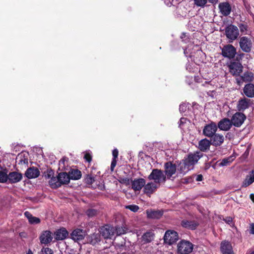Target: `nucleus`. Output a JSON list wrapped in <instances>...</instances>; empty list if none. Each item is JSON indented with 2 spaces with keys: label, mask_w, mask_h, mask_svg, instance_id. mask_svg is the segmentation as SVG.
I'll return each mask as SVG.
<instances>
[{
  "label": "nucleus",
  "mask_w": 254,
  "mask_h": 254,
  "mask_svg": "<svg viewBox=\"0 0 254 254\" xmlns=\"http://www.w3.org/2000/svg\"><path fill=\"white\" fill-rule=\"evenodd\" d=\"M203 177L201 175H198L196 177V181H201L202 180Z\"/></svg>",
  "instance_id": "57"
},
{
  "label": "nucleus",
  "mask_w": 254,
  "mask_h": 254,
  "mask_svg": "<svg viewBox=\"0 0 254 254\" xmlns=\"http://www.w3.org/2000/svg\"><path fill=\"white\" fill-rule=\"evenodd\" d=\"M8 174L3 171H0V183H5L8 181Z\"/></svg>",
  "instance_id": "38"
},
{
  "label": "nucleus",
  "mask_w": 254,
  "mask_h": 254,
  "mask_svg": "<svg viewBox=\"0 0 254 254\" xmlns=\"http://www.w3.org/2000/svg\"><path fill=\"white\" fill-rule=\"evenodd\" d=\"M186 53H187V50L186 49L184 50V54L186 55Z\"/></svg>",
  "instance_id": "62"
},
{
  "label": "nucleus",
  "mask_w": 254,
  "mask_h": 254,
  "mask_svg": "<svg viewBox=\"0 0 254 254\" xmlns=\"http://www.w3.org/2000/svg\"><path fill=\"white\" fill-rule=\"evenodd\" d=\"M240 31L243 33L246 34L248 30V26L245 24H240L239 25Z\"/></svg>",
  "instance_id": "46"
},
{
  "label": "nucleus",
  "mask_w": 254,
  "mask_h": 254,
  "mask_svg": "<svg viewBox=\"0 0 254 254\" xmlns=\"http://www.w3.org/2000/svg\"><path fill=\"white\" fill-rule=\"evenodd\" d=\"M39 239L42 244H48L53 240L52 234L50 231H44L41 233Z\"/></svg>",
  "instance_id": "18"
},
{
  "label": "nucleus",
  "mask_w": 254,
  "mask_h": 254,
  "mask_svg": "<svg viewBox=\"0 0 254 254\" xmlns=\"http://www.w3.org/2000/svg\"><path fill=\"white\" fill-rule=\"evenodd\" d=\"M22 179V174L20 173L13 171L8 174V181L10 184L19 182Z\"/></svg>",
  "instance_id": "19"
},
{
  "label": "nucleus",
  "mask_w": 254,
  "mask_h": 254,
  "mask_svg": "<svg viewBox=\"0 0 254 254\" xmlns=\"http://www.w3.org/2000/svg\"><path fill=\"white\" fill-rule=\"evenodd\" d=\"M201 157L202 155H200L199 152H197L193 154H189L188 157L184 160L192 169L193 165L197 162Z\"/></svg>",
  "instance_id": "11"
},
{
  "label": "nucleus",
  "mask_w": 254,
  "mask_h": 254,
  "mask_svg": "<svg viewBox=\"0 0 254 254\" xmlns=\"http://www.w3.org/2000/svg\"><path fill=\"white\" fill-rule=\"evenodd\" d=\"M53 171L52 170H50L48 171L47 174L45 175V177L48 179H51V177H53Z\"/></svg>",
  "instance_id": "54"
},
{
  "label": "nucleus",
  "mask_w": 254,
  "mask_h": 254,
  "mask_svg": "<svg viewBox=\"0 0 254 254\" xmlns=\"http://www.w3.org/2000/svg\"><path fill=\"white\" fill-rule=\"evenodd\" d=\"M228 66L230 72L233 76H239L243 71V66L239 62L231 61Z\"/></svg>",
  "instance_id": "5"
},
{
  "label": "nucleus",
  "mask_w": 254,
  "mask_h": 254,
  "mask_svg": "<svg viewBox=\"0 0 254 254\" xmlns=\"http://www.w3.org/2000/svg\"><path fill=\"white\" fill-rule=\"evenodd\" d=\"M217 128L218 127L216 124L214 122H212L204 126L203 129V133L205 136L211 137L216 133Z\"/></svg>",
  "instance_id": "9"
},
{
  "label": "nucleus",
  "mask_w": 254,
  "mask_h": 254,
  "mask_svg": "<svg viewBox=\"0 0 254 254\" xmlns=\"http://www.w3.org/2000/svg\"><path fill=\"white\" fill-rule=\"evenodd\" d=\"M218 8L221 14L225 16L229 15L232 11L231 6L227 1L220 2L219 4Z\"/></svg>",
  "instance_id": "12"
},
{
  "label": "nucleus",
  "mask_w": 254,
  "mask_h": 254,
  "mask_svg": "<svg viewBox=\"0 0 254 254\" xmlns=\"http://www.w3.org/2000/svg\"><path fill=\"white\" fill-rule=\"evenodd\" d=\"M254 182V170L251 172L250 175L247 176L246 179L242 183V187L246 188L251 185Z\"/></svg>",
  "instance_id": "33"
},
{
  "label": "nucleus",
  "mask_w": 254,
  "mask_h": 254,
  "mask_svg": "<svg viewBox=\"0 0 254 254\" xmlns=\"http://www.w3.org/2000/svg\"><path fill=\"white\" fill-rule=\"evenodd\" d=\"M115 229V233L117 235H121L126 233L127 229L125 227L118 226Z\"/></svg>",
  "instance_id": "41"
},
{
  "label": "nucleus",
  "mask_w": 254,
  "mask_h": 254,
  "mask_svg": "<svg viewBox=\"0 0 254 254\" xmlns=\"http://www.w3.org/2000/svg\"><path fill=\"white\" fill-rule=\"evenodd\" d=\"M236 54V49L232 45L225 46L222 49V55L225 58L233 59Z\"/></svg>",
  "instance_id": "10"
},
{
  "label": "nucleus",
  "mask_w": 254,
  "mask_h": 254,
  "mask_svg": "<svg viewBox=\"0 0 254 254\" xmlns=\"http://www.w3.org/2000/svg\"><path fill=\"white\" fill-rule=\"evenodd\" d=\"M159 186H160L154 182L148 183L144 185L143 191L145 194L150 195L154 192Z\"/></svg>",
  "instance_id": "21"
},
{
  "label": "nucleus",
  "mask_w": 254,
  "mask_h": 254,
  "mask_svg": "<svg viewBox=\"0 0 254 254\" xmlns=\"http://www.w3.org/2000/svg\"><path fill=\"white\" fill-rule=\"evenodd\" d=\"M68 175L70 180H77L80 179L81 177V173L78 169H70L68 172Z\"/></svg>",
  "instance_id": "35"
},
{
  "label": "nucleus",
  "mask_w": 254,
  "mask_h": 254,
  "mask_svg": "<svg viewBox=\"0 0 254 254\" xmlns=\"http://www.w3.org/2000/svg\"><path fill=\"white\" fill-rule=\"evenodd\" d=\"M192 169L183 160L180 162L177 169V173L181 175H184L189 170Z\"/></svg>",
  "instance_id": "24"
},
{
  "label": "nucleus",
  "mask_w": 254,
  "mask_h": 254,
  "mask_svg": "<svg viewBox=\"0 0 254 254\" xmlns=\"http://www.w3.org/2000/svg\"><path fill=\"white\" fill-rule=\"evenodd\" d=\"M50 187L53 189H56L60 187V182L58 176L52 177L49 181Z\"/></svg>",
  "instance_id": "37"
},
{
  "label": "nucleus",
  "mask_w": 254,
  "mask_h": 254,
  "mask_svg": "<svg viewBox=\"0 0 254 254\" xmlns=\"http://www.w3.org/2000/svg\"><path fill=\"white\" fill-rule=\"evenodd\" d=\"M17 159H19V164H28V159L24 158V156L22 154H19L17 157Z\"/></svg>",
  "instance_id": "42"
},
{
  "label": "nucleus",
  "mask_w": 254,
  "mask_h": 254,
  "mask_svg": "<svg viewBox=\"0 0 254 254\" xmlns=\"http://www.w3.org/2000/svg\"><path fill=\"white\" fill-rule=\"evenodd\" d=\"M55 234V238L57 240H64L68 235L67 231L64 228L57 230Z\"/></svg>",
  "instance_id": "28"
},
{
  "label": "nucleus",
  "mask_w": 254,
  "mask_h": 254,
  "mask_svg": "<svg viewBox=\"0 0 254 254\" xmlns=\"http://www.w3.org/2000/svg\"><path fill=\"white\" fill-rule=\"evenodd\" d=\"M58 176L60 182V187L62 185L67 184L69 183L70 179L68 173L67 174L66 172H61L58 174Z\"/></svg>",
  "instance_id": "32"
},
{
  "label": "nucleus",
  "mask_w": 254,
  "mask_h": 254,
  "mask_svg": "<svg viewBox=\"0 0 254 254\" xmlns=\"http://www.w3.org/2000/svg\"><path fill=\"white\" fill-rule=\"evenodd\" d=\"M224 136L219 133H215L211 137L210 142L214 146L217 147L221 146L224 142Z\"/></svg>",
  "instance_id": "17"
},
{
  "label": "nucleus",
  "mask_w": 254,
  "mask_h": 254,
  "mask_svg": "<svg viewBox=\"0 0 254 254\" xmlns=\"http://www.w3.org/2000/svg\"><path fill=\"white\" fill-rule=\"evenodd\" d=\"M240 56H244V54H242L241 55H240Z\"/></svg>",
  "instance_id": "64"
},
{
  "label": "nucleus",
  "mask_w": 254,
  "mask_h": 254,
  "mask_svg": "<svg viewBox=\"0 0 254 254\" xmlns=\"http://www.w3.org/2000/svg\"><path fill=\"white\" fill-rule=\"evenodd\" d=\"M39 254H53V252L49 248H43Z\"/></svg>",
  "instance_id": "45"
},
{
  "label": "nucleus",
  "mask_w": 254,
  "mask_h": 254,
  "mask_svg": "<svg viewBox=\"0 0 254 254\" xmlns=\"http://www.w3.org/2000/svg\"><path fill=\"white\" fill-rule=\"evenodd\" d=\"M100 233L104 239H111L114 236L115 229L110 225H106L101 228Z\"/></svg>",
  "instance_id": "7"
},
{
  "label": "nucleus",
  "mask_w": 254,
  "mask_h": 254,
  "mask_svg": "<svg viewBox=\"0 0 254 254\" xmlns=\"http://www.w3.org/2000/svg\"><path fill=\"white\" fill-rule=\"evenodd\" d=\"M233 159H232V157H229L228 158L223 159L222 161L219 163L220 166H227L230 164V163L232 162Z\"/></svg>",
  "instance_id": "39"
},
{
  "label": "nucleus",
  "mask_w": 254,
  "mask_h": 254,
  "mask_svg": "<svg viewBox=\"0 0 254 254\" xmlns=\"http://www.w3.org/2000/svg\"><path fill=\"white\" fill-rule=\"evenodd\" d=\"M224 221L227 224H230L232 222V218L231 217H227L224 219Z\"/></svg>",
  "instance_id": "55"
},
{
  "label": "nucleus",
  "mask_w": 254,
  "mask_h": 254,
  "mask_svg": "<svg viewBox=\"0 0 254 254\" xmlns=\"http://www.w3.org/2000/svg\"><path fill=\"white\" fill-rule=\"evenodd\" d=\"M125 208L126 209H129L130 211H132L133 212H137L138 210V209H139L138 206H137L136 205H126L125 206Z\"/></svg>",
  "instance_id": "44"
},
{
  "label": "nucleus",
  "mask_w": 254,
  "mask_h": 254,
  "mask_svg": "<svg viewBox=\"0 0 254 254\" xmlns=\"http://www.w3.org/2000/svg\"><path fill=\"white\" fill-rule=\"evenodd\" d=\"M186 36L185 34L183 33V34H182V35H181V39H183V38L185 37Z\"/></svg>",
  "instance_id": "61"
},
{
  "label": "nucleus",
  "mask_w": 254,
  "mask_h": 254,
  "mask_svg": "<svg viewBox=\"0 0 254 254\" xmlns=\"http://www.w3.org/2000/svg\"><path fill=\"white\" fill-rule=\"evenodd\" d=\"M187 109V105L186 104H182L180 105L179 110L180 112H185Z\"/></svg>",
  "instance_id": "48"
},
{
  "label": "nucleus",
  "mask_w": 254,
  "mask_h": 254,
  "mask_svg": "<svg viewBox=\"0 0 254 254\" xmlns=\"http://www.w3.org/2000/svg\"><path fill=\"white\" fill-rule=\"evenodd\" d=\"M250 233L254 234V223H252L250 226Z\"/></svg>",
  "instance_id": "56"
},
{
  "label": "nucleus",
  "mask_w": 254,
  "mask_h": 254,
  "mask_svg": "<svg viewBox=\"0 0 254 254\" xmlns=\"http://www.w3.org/2000/svg\"><path fill=\"white\" fill-rule=\"evenodd\" d=\"M147 216L151 219H159L162 215L163 212L160 210H146Z\"/></svg>",
  "instance_id": "31"
},
{
  "label": "nucleus",
  "mask_w": 254,
  "mask_h": 254,
  "mask_svg": "<svg viewBox=\"0 0 254 254\" xmlns=\"http://www.w3.org/2000/svg\"><path fill=\"white\" fill-rule=\"evenodd\" d=\"M154 234L152 231H147L141 237V242L143 244H147L151 242L154 238Z\"/></svg>",
  "instance_id": "30"
},
{
  "label": "nucleus",
  "mask_w": 254,
  "mask_h": 254,
  "mask_svg": "<svg viewBox=\"0 0 254 254\" xmlns=\"http://www.w3.org/2000/svg\"><path fill=\"white\" fill-rule=\"evenodd\" d=\"M179 239L178 233L173 230H168L164 236V241L166 244L172 245L175 243Z\"/></svg>",
  "instance_id": "8"
},
{
  "label": "nucleus",
  "mask_w": 254,
  "mask_h": 254,
  "mask_svg": "<svg viewBox=\"0 0 254 254\" xmlns=\"http://www.w3.org/2000/svg\"><path fill=\"white\" fill-rule=\"evenodd\" d=\"M148 179L150 180H153L154 183L160 186V183L165 182L166 177L162 170L154 169L148 176Z\"/></svg>",
  "instance_id": "1"
},
{
  "label": "nucleus",
  "mask_w": 254,
  "mask_h": 254,
  "mask_svg": "<svg viewBox=\"0 0 254 254\" xmlns=\"http://www.w3.org/2000/svg\"><path fill=\"white\" fill-rule=\"evenodd\" d=\"M26 254H33V252H32V251L30 249H29L28 251V252H27Z\"/></svg>",
  "instance_id": "60"
},
{
  "label": "nucleus",
  "mask_w": 254,
  "mask_h": 254,
  "mask_svg": "<svg viewBox=\"0 0 254 254\" xmlns=\"http://www.w3.org/2000/svg\"><path fill=\"white\" fill-rule=\"evenodd\" d=\"M218 0H208L209 2L212 4H216L217 3Z\"/></svg>",
  "instance_id": "58"
},
{
  "label": "nucleus",
  "mask_w": 254,
  "mask_h": 254,
  "mask_svg": "<svg viewBox=\"0 0 254 254\" xmlns=\"http://www.w3.org/2000/svg\"><path fill=\"white\" fill-rule=\"evenodd\" d=\"M239 45L243 51L246 53H249L251 52L253 47V42L250 38L243 36L240 39Z\"/></svg>",
  "instance_id": "4"
},
{
  "label": "nucleus",
  "mask_w": 254,
  "mask_h": 254,
  "mask_svg": "<svg viewBox=\"0 0 254 254\" xmlns=\"http://www.w3.org/2000/svg\"><path fill=\"white\" fill-rule=\"evenodd\" d=\"M220 250L222 254H234L231 244L226 241L221 243Z\"/></svg>",
  "instance_id": "20"
},
{
  "label": "nucleus",
  "mask_w": 254,
  "mask_h": 254,
  "mask_svg": "<svg viewBox=\"0 0 254 254\" xmlns=\"http://www.w3.org/2000/svg\"><path fill=\"white\" fill-rule=\"evenodd\" d=\"M187 121V118H181L180 120V122H179V127H180V128H182L183 125L185 123H186V122Z\"/></svg>",
  "instance_id": "49"
},
{
  "label": "nucleus",
  "mask_w": 254,
  "mask_h": 254,
  "mask_svg": "<svg viewBox=\"0 0 254 254\" xmlns=\"http://www.w3.org/2000/svg\"><path fill=\"white\" fill-rule=\"evenodd\" d=\"M94 181V179L91 176H88L86 179V182L88 184H92Z\"/></svg>",
  "instance_id": "50"
},
{
  "label": "nucleus",
  "mask_w": 254,
  "mask_h": 254,
  "mask_svg": "<svg viewBox=\"0 0 254 254\" xmlns=\"http://www.w3.org/2000/svg\"><path fill=\"white\" fill-rule=\"evenodd\" d=\"M226 37L231 41L236 40L239 35L238 28L234 25H229L225 29Z\"/></svg>",
  "instance_id": "3"
},
{
  "label": "nucleus",
  "mask_w": 254,
  "mask_h": 254,
  "mask_svg": "<svg viewBox=\"0 0 254 254\" xmlns=\"http://www.w3.org/2000/svg\"><path fill=\"white\" fill-rule=\"evenodd\" d=\"M181 225L184 228L190 230H195L198 225V223L195 221H189L184 220L181 222Z\"/></svg>",
  "instance_id": "27"
},
{
  "label": "nucleus",
  "mask_w": 254,
  "mask_h": 254,
  "mask_svg": "<svg viewBox=\"0 0 254 254\" xmlns=\"http://www.w3.org/2000/svg\"><path fill=\"white\" fill-rule=\"evenodd\" d=\"M101 234L99 233H93L88 236L87 239L89 243L92 245H95L101 240Z\"/></svg>",
  "instance_id": "34"
},
{
  "label": "nucleus",
  "mask_w": 254,
  "mask_h": 254,
  "mask_svg": "<svg viewBox=\"0 0 254 254\" xmlns=\"http://www.w3.org/2000/svg\"><path fill=\"white\" fill-rule=\"evenodd\" d=\"M193 1L196 6L204 7L207 2V0H193Z\"/></svg>",
  "instance_id": "40"
},
{
  "label": "nucleus",
  "mask_w": 254,
  "mask_h": 254,
  "mask_svg": "<svg viewBox=\"0 0 254 254\" xmlns=\"http://www.w3.org/2000/svg\"><path fill=\"white\" fill-rule=\"evenodd\" d=\"M146 184L143 178L135 179L131 181V188L134 191H140Z\"/></svg>",
  "instance_id": "16"
},
{
  "label": "nucleus",
  "mask_w": 254,
  "mask_h": 254,
  "mask_svg": "<svg viewBox=\"0 0 254 254\" xmlns=\"http://www.w3.org/2000/svg\"><path fill=\"white\" fill-rule=\"evenodd\" d=\"M165 175L170 179L177 171L176 166L171 162H168L165 164Z\"/></svg>",
  "instance_id": "15"
},
{
  "label": "nucleus",
  "mask_w": 254,
  "mask_h": 254,
  "mask_svg": "<svg viewBox=\"0 0 254 254\" xmlns=\"http://www.w3.org/2000/svg\"><path fill=\"white\" fill-rule=\"evenodd\" d=\"M85 235L86 232L85 231L80 229H76L71 233V237L74 241H78L83 240Z\"/></svg>",
  "instance_id": "22"
},
{
  "label": "nucleus",
  "mask_w": 254,
  "mask_h": 254,
  "mask_svg": "<svg viewBox=\"0 0 254 254\" xmlns=\"http://www.w3.org/2000/svg\"><path fill=\"white\" fill-rule=\"evenodd\" d=\"M251 254H254V250L251 253Z\"/></svg>",
  "instance_id": "63"
},
{
  "label": "nucleus",
  "mask_w": 254,
  "mask_h": 254,
  "mask_svg": "<svg viewBox=\"0 0 254 254\" xmlns=\"http://www.w3.org/2000/svg\"><path fill=\"white\" fill-rule=\"evenodd\" d=\"M119 152L117 149H114L112 151V155L113 156V159H117L118 156Z\"/></svg>",
  "instance_id": "52"
},
{
  "label": "nucleus",
  "mask_w": 254,
  "mask_h": 254,
  "mask_svg": "<svg viewBox=\"0 0 254 254\" xmlns=\"http://www.w3.org/2000/svg\"><path fill=\"white\" fill-rule=\"evenodd\" d=\"M253 74L251 72L247 71L241 76H238L236 80L237 83L241 85L244 82H250L253 80Z\"/></svg>",
  "instance_id": "13"
},
{
  "label": "nucleus",
  "mask_w": 254,
  "mask_h": 254,
  "mask_svg": "<svg viewBox=\"0 0 254 254\" xmlns=\"http://www.w3.org/2000/svg\"><path fill=\"white\" fill-rule=\"evenodd\" d=\"M250 100L246 98L241 99L238 102L237 109L239 111H244L248 109L250 106Z\"/></svg>",
  "instance_id": "29"
},
{
  "label": "nucleus",
  "mask_w": 254,
  "mask_h": 254,
  "mask_svg": "<svg viewBox=\"0 0 254 254\" xmlns=\"http://www.w3.org/2000/svg\"><path fill=\"white\" fill-rule=\"evenodd\" d=\"M193 250L191 243L185 240L179 242L177 246L178 253L180 254H188L190 253Z\"/></svg>",
  "instance_id": "2"
},
{
  "label": "nucleus",
  "mask_w": 254,
  "mask_h": 254,
  "mask_svg": "<svg viewBox=\"0 0 254 254\" xmlns=\"http://www.w3.org/2000/svg\"><path fill=\"white\" fill-rule=\"evenodd\" d=\"M84 158L88 162H90L92 160L91 155L88 153H86L84 155Z\"/></svg>",
  "instance_id": "51"
},
{
  "label": "nucleus",
  "mask_w": 254,
  "mask_h": 254,
  "mask_svg": "<svg viewBox=\"0 0 254 254\" xmlns=\"http://www.w3.org/2000/svg\"><path fill=\"white\" fill-rule=\"evenodd\" d=\"M68 159L66 157H63L59 162L60 167L64 168L65 166V162H67Z\"/></svg>",
  "instance_id": "47"
},
{
  "label": "nucleus",
  "mask_w": 254,
  "mask_h": 254,
  "mask_svg": "<svg viewBox=\"0 0 254 254\" xmlns=\"http://www.w3.org/2000/svg\"><path fill=\"white\" fill-rule=\"evenodd\" d=\"M39 175V170L35 167H31L27 169L25 173V176L28 179L36 178Z\"/></svg>",
  "instance_id": "23"
},
{
  "label": "nucleus",
  "mask_w": 254,
  "mask_h": 254,
  "mask_svg": "<svg viewBox=\"0 0 254 254\" xmlns=\"http://www.w3.org/2000/svg\"><path fill=\"white\" fill-rule=\"evenodd\" d=\"M232 126L233 124L231 120L228 118H224L218 122L217 126L221 130L228 131L232 127Z\"/></svg>",
  "instance_id": "14"
},
{
  "label": "nucleus",
  "mask_w": 254,
  "mask_h": 254,
  "mask_svg": "<svg viewBox=\"0 0 254 254\" xmlns=\"http://www.w3.org/2000/svg\"><path fill=\"white\" fill-rule=\"evenodd\" d=\"M211 144V143L208 139H202L199 141L198 148L201 151L206 152L209 149Z\"/></svg>",
  "instance_id": "26"
},
{
  "label": "nucleus",
  "mask_w": 254,
  "mask_h": 254,
  "mask_svg": "<svg viewBox=\"0 0 254 254\" xmlns=\"http://www.w3.org/2000/svg\"><path fill=\"white\" fill-rule=\"evenodd\" d=\"M97 213H98L97 210L96 209H88L86 212V214L89 217L94 216L96 215L97 214Z\"/></svg>",
  "instance_id": "43"
},
{
  "label": "nucleus",
  "mask_w": 254,
  "mask_h": 254,
  "mask_svg": "<svg viewBox=\"0 0 254 254\" xmlns=\"http://www.w3.org/2000/svg\"><path fill=\"white\" fill-rule=\"evenodd\" d=\"M246 119L245 114L241 112H236L234 114L231 119L233 126L235 127H240Z\"/></svg>",
  "instance_id": "6"
},
{
  "label": "nucleus",
  "mask_w": 254,
  "mask_h": 254,
  "mask_svg": "<svg viewBox=\"0 0 254 254\" xmlns=\"http://www.w3.org/2000/svg\"><path fill=\"white\" fill-rule=\"evenodd\" d=\"M24 215L27 218L30 224H38L40 222V220L39 218L33 216L32 214L28 211H26L24 213Z\"/></svg>",
  "instance_id": "36"
},
{
  "label": "nucleus",
  "mask_w": 254,
  "mask_h": 254,
  "mask_svg": "<svg viewBox=\"0 0 254 254\" xmlns=\"http://www.w3.org/2000/svg\"><path fill=\"white\" fill-rule=\"evenodd\" d=\"M250 198L252 200V201L254 202V194L252 193L250 194Z\"/></svg>",
  "instance_id": "59"
},
{
  "label": "nucleus",
  "mask_w": 254,
  "mask_h": 254,
  "mask_svg": "<svg viewBox=\"0 0 254 254\" xmlns=\"http://www.w3.org/2000/svg\"><path fill=\"white\" fill-rule=\"evenodd\" d=\"M243 92L247 97H254V84L252 83L246 84L243 89Z\"/></svg>",
  "instance_id": "25"
},
{
  "label": "nucleus",
  "mask_w": 254,
  "mask_h": 254,
  "mask_svg": "<svg viewBox=\"0 0 254 254\" xmlns=\"http://www.w3.org/2000/svg\"><path fill=\"white\" fill-rule=\"evenodd\" d=\"M117 164V159H113L111 164V170H113L114 169L115 167Z\"/></svg>",
  "instance_id": "53"
}]
</instances>
